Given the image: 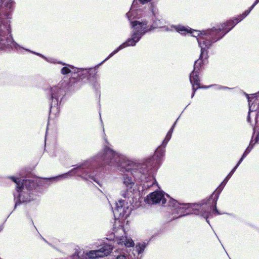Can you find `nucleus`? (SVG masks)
<instances>
[{
    "label": "nucleus",
    "instance_id": "7",
    "mask_svg": "<svg viewBox=\"0 0 259 259\" xmlns=\"http://www.w3.org/2000/svg\"><path fill=\"white\" fill-rule=\"evenodd\" d=\"M11 179L16 184L17 191L19 193L17 196L18 199L16 200V206L21 202H28L33 199V196L30 195L29 191L25 189L23 187V185L27 182V180H22L14 177H11Z\"/></svg>",
    "mask_w": 259,
    "mask_h": 259
},
{
    "label": "nucleus",
    "instance_id": "4",
    "mask_svg": "<svg viewBox=\"0 0 259 259\" xmlns=\"http://www.w3.org/2000/svg\"><path fill=\"white\" fill-rule=\"evenodd\" d=\"M136 3V2L134 1L131 10L126 14L128 20L131 21L133 28L131 37L128 38L126 42L120 45L115 50L112 52L107 58L98 65V66L108 60L119 51L127 47L135 46L145 33L150 31L153 28L152 26L148 24L146 21L135 20L132 21L133 19L137 18L138 17V11L135 9Z\"/></svg>",
    "mask_w": 259,
    "mask_h": 259
},
{
    "label": "nucleus",
    "instance_id": "13",
    "mask_svg": "<svg viewBox=\"0 0 259 259\" xmlns=\"http://www.w3.org/2000/svg\"><path fill=\"white\" fill-rule=\"evenodd\" d=\"M252 10V9H251L250 7V8L248 10L245 11L242 14V15L238 16L234 20H230L227 22L226 23L221 24L222 30L224 31L225 34L228 32L236 24H237L239 22L241 21L245 17H246L250 13Z\"/></svg>",
    "mask_w": 259,
    "mask_h": 259
},
{
    "label": "nucleus",
    "instance_id": "28",
    "mask_svg": "<svg viewBox=\"0 0 259 259\" xmlns=\"http://www.w3.org/2000/svg\"><path fill=\"white\" fill-rule=\"evenodd\" d=\"M259 2V0H256L254 4L251 6V9H253L255 6Z\"/></svg>",
    "mask_w": 259,
    "mask_h": 259
},
{
    "label": "nucleus",
    "instance_id": "25",
    "mask_svg": "<svg viewBox=\"0 0 259 259\" xmlns=\"http://www.w3.org/2000/svg\"><path fill=\"white\" fill-rule=\"evenodd\" d=\"M242 158H241L239 162H238V163L237 164V165L233 168V169L232 170V172H234L236 170V169H237V168L238 167V166L239 165V164L241 163V162H242Z\"/></svg>",
    "mask_w": 259,
    "mask_h": 259
},
{
    "label": "nucleus",
    "instance_id": "19",
    "mask_svg": "<svg viewBox=\"0 0 259 259\" xmlns=\"http://www.w3.org/2000/svg\"><path fill=\"white\" fill-rule=\"evenodd\" d=\"M146 247L144 243H138L136 246V249L139 254L143 252Z\"/></svg>",
    "mask_w": 259,
    "mask_h": 259
},
{
    "label": "nucleus",
    "instance_id": "6",
    "mask_svg": "<svg viewBox=\"0 0 259 259\" xmlns=\"http://www.w3.org/2000/svg\"><path fill=\"white\" fill-rule=\"evenodd\" d=\"M168 205L175 208L176 212L179 215L176 218L194 213L206 218L207 222L209 223L207 218L211 214V212L208 210V208L202 207L198 204H180L174 199H170Z\"/></svg>",
    "mask_w": 259,
    "mask_h": 259
},
{
    "label": "nucleus",
    "instance_id": "1",
    "mask_svg": "<svg viewBox=\"0 0 259 259\" xmlns=\"http://www.w3.org/2000/svg\"><path fill=\"white\" fill-rule=\"evenodd\" d=\"M165 30L177 32L183 34L186 33L192 34V36L196 37L199 46L201 48V54L199 59L196 61L194 66L193 71L190 74V81L192 85L193 94L192 97L195 94L196 90L201 88L200 86L199 79L198 76L199 67H200L202 60L207 58V50L213 43L216 42L222 38L225 34V32L222 30L221 25L217 27H213L210 30L199 31L196 30H192L191 28L181 25H171L169 27H166Z\"/></svg>",
    "mask_w": 259,
    "mask_h": 259
},
{
    "label": "nucleus",
    "instance_id": "11",
    "mask_svg": "<svg viewBox=\"0 0 259 259\" xmlns=\"http://www.w3.org/2000/svg\"><path fill=\"white\" fill-rule=\"evenodd\" d=\"M113 250V246L110 244H105L99 250H91L87 252L85 254L89 258L103 257L109 255Z\"/></svg>",
    "mask_w": 259,
    "mask_h": 259
},
{
    "label": "nucleus",
    "instance_id": "14",
    "mask_svg": "<svg viewBox=\"0 0 259 259\" xmlns=\"http://www.w3.org/2000/svg\"><path fill=\"white\" fill-rule=\"evenodd\" d=\"M252 10V9H251L250 7V8L248 10L245 11L242 14V15L238 16L234 20H230L227 22L226 23L221 24L222 30L224 31L225 34L228 32L236 24H237L239 22L241 21L245 17H246L250 13Z\"/></svg>",
    "mask_w": 259,
    "mask_h": 259
},
{
    "label": "nucleus",
    "instance_id": "23",
    "mask_svg": "<svg viewBox=\"0 0 259 259\" xmlns=\"http://www.w3.org/2000/svg\"><path fill=\"white\" fill-rule=\"evenodd\" d=\"M25 50L26 51H28V52H31V53H32L34 54H36V55H38V56H40V57H41L42 58H44L45 59H46L47 61L51 62V60H49V59H47V58H46L44 56H43V55H41V54H39V53H35V52H33L30 51V50H27V49H25Z\"/></svg>",
    "mask_w": 259,
    "mask_h": 259
},
{
    "label": "nucleus",
    "instance_id": "32",
    "mask_svg": "<svg viewBox=\"0 0 259 259\" xmlns=\"http://www.w3.org/2000/svg\"><path fill=\"white\" fill-rule=\"evenodd\" d=\"M14 197H15V199L16 200V194H14Z\"/></svg>",
    "mask_w": 259,
    "mask_h": 259
},
{
    "label": "nucleus",
    "instance_id": "8",
    "mask_svg": "<svg viewBox=\"0 0 259 259\" xmlns=\"http://www.w3.org/2000/svg\"><path fill=\"white\" fill-rule=\"evenodd\" d=\"M167 199L169 201L171 198L162 191H155L147 196L146 201L150 204L161 203L163 205L165 203Z\"/></svg>",
    "mask_w": 259,
    "mask_h": 259
},
{
    "label": "nucleus",
    "instance_id": "22",
    "mask_svg": "<svg viewBox=\"0 0 259 259\" xmlns=\"http://www.w3.org/2000/svg\"><path fill=\"white\" fill-rule=\"evenodd\" d=\"M218 195L216 197V200L215 201V203H214V208H213V210L212 212V213H214V214H218V215H220L221 214V213L219 212V211L217 210V207H216V204H217V199H218Z\"/></svg>",
    "mask_w": 259,
    "mask_h": 259
},
{
    "label": "nucleus",
    "instance_id": "5",
    "mask_svg": "<svg viewBox=\"0 0 259 259\" xmlns=\"http://www.w3.org/2000/svg\"><path fill=\"white\" fill-rule=\"evenodd\" d=\"M131 212V208H129L128 203L124 200H119L116 203V208L113 210L115 222L114 226L115 242L120 245L130 247L134 246L133 240L126 236V234L119 219L126 218Z\"/></svg>",
    "mask_w": 259,
    "mask_h": 259
},
{
    "label": "nucleus",
    "instance_id": "27",
    "mask_svg": "<svg viewBox=\"0 0 259 259\" xmlns=\"http://www.w3.org/2000/svg\"><path fill=\"white\" fill-rule=\"evenodd\" d=\"M152 12L154 16H156V14L158 13V10L156 8H153L152 9Z\"/></svg>",
    "mask_w": 259,
    "mask_h": 259
},
{
    "label": "nucleus",
    "instance_id": "29",
    "mask_svg": "<svg viewBox=\"0 0 259 259\" xmlns=\"http://www.w3.org/2000/svg\"><path fill=\"white\" fill-rule=\"evenodd\" d=\"M255 142L259 143V133L257 134L256 136Z\"/></svg>",
    "mask_w": 259,
    "mask_h": 259
},
{
    "label": "nucleus",
    "instance_id": "26",
    "mask_svg": "<svg viewBox=\"0 0 259 259\" xmlns=\"http://www.w3.org/2000/svg\"><path fill=\"white\" fill-rule=\"evenodd\" d=\"M116 259H130L128 256H125L124 255H120L117 256Z\"/></svg>",
    "mask_w": 259,
    "mask_h": 259
},
{
    "label": "nucleus",
    "instance_id": "20",
    "mask_svg": "<svg viewBox=\"0 0 259 259\" xmlns=\"http://www.w3.org/2000/svg\"><path fill=\"white\" fill-rule=\"evenodd\" d=\"M164 152V151L163 150L159 148L155 151L154 156L160 158L163 155Z\"/></svg>",
    "mask_w": 259,
    "mask_h": 259
},
{
    "label": "nucleus",
    "instance_id": "15",
    "mask_svg": "<svg viewBox=\"0 0 259 259\" xmlns=\"http://www.w3.org/2000/svg\"><path fill=\"white\" fill-rule=\"evenodd\" d=\"M247 98L249 104V112L248 115L247 116V121L248 122H250V113L251 112L255 111L256 109L257 108V107H256V105L258 104V100L254 95L250 97H248Z\"/></svg>",
    "mask_w": 259,
    "mask_h": 259
},
{
    "label": "nucleus",
    "instance_id": "3",
    "mask_svg": "<svg viewBox=\"0 0 259 259\" xmlns=\"http://www.w3.org/2000/svg\"><path fill=\"white\" fill-rule=\"evenodd\" d=\"M13 0H0V49L8 48L17 50L24 49L13 40L11 34L10 19L14 9Z\"/></svg>",
    "mask_w": 259,
    "mask_h": 259
},
{
    "label": "nucleus",
    "instance_id": "17",
    "mask_svg": "<svg viewBox=\"0 0 259 259\" xmlns=\"http://www.w3.org/2000/svg\"><path fill=\"white\" fill-rule=\"evenodd\" d=\"M176 124V122H175L174 123V124H173L172 126L171 127V128L170 129V130L167 133L165 139L163 140V145H164V146H165V145L167 144L168 142L170 139V138L171 137V134L173 132L174 128V126H175Z\"/></svg>",
    "mask_w": 259,
    "mask_h": 259
},
{
    "label": "nucleus",
    "instance_id": "9",
    "mask_svg": "<svg viewBox=\"0 0 259 259\" xmlns=\"http://www.w3.org/2000/svg\"><path fill=\"white\" fill-rule=\"evenodd\" d=\"M136 189V185L132 178L124 176L122 179V190L121 195L124 197L131 196Z\"/></svg>",
    "mask_w": 259,
    "mask_h": 259
},
{
    "label": "nucleus",
    "instance_id": "2",
    "mask_svg": "<svg viewBox=\"0 0 259 259\" xmlns=\"http://www.w3.org/2000/svg\"><path fill=\"white\" fill-rule=\"evenodd\" d=\"M94 160L103 166H119L120 170L130 171L134 177H139L143 172L141 164L124 159L108 146H106L103 151L94 158Z\"/></svg>",
    "mask_w": 259,
    "mask_h": 259
},
{
    "label": "nucleus",
    "instance_id": "31",
    "mask_svg": "<svg viewBox=\"0 0 259 259\" xmlns=\"http://www.w3.org/2000/svg\"><path fill=\"white\" fill-rule=\"evenodd\" d=\"M154 23H155V25H156V26L155 27H160V25H159L158 24L156 23V22H155Z\"/></svg>",
    "mask_w": 259,
    "mask_h": 259
},
{
    "label": "nucleus",
    "instance_id": "16",
    "mask_svg": "<svg viewBox=\"0 0 259 259\" xmlns=\"http://www.w3.org/2000/svg\"><path fill=\"white\" fill-rule=\"evenodd\" d=\"M89 162L87 161L84 162V163L80 165L79 166H77L76 168H74V169L71 170L69 172L64 174L61 176H59V177L51 178V180H55V179H60L61 178H67L68 175H70L72 172L77 173L79 170L84 169L85 168H87L89 166Z\"/></svg>",
    "mask_w": 259,
    "mask_h": 259
},
{
    "label": "nucleus",
    "instance_id": "24",
    "mask_svg": "<svg viewBox=\"0 0 259 259\" xmlns=\"http://www.w3.org/2000/svg\"><path fill=\"white\" fill-rule=\"evenodd\" d=\"M82 177L85 179H91L96 182V180L94 179V177L92 176H91V175L87 176V175H83V176Z\"/></svg>",
    "mask_w": 259,
    "mask_h": 259
},
{
    "label": "nucleus",
    "instance_id": "30",
    "mask_svg": "<svg viewBox=\"0 0 259 259\" xmlns=\"http://www.w3.org/2000/svg\"><path fill=\"white\" fill-rule=\"evenodd\" d=\"M153 181H154L153 183H152V184L151 185H150V186H153L155 184L157 183L156 181L154 178H153Z\"/></svg>",
    "mask_w": 259,
    "mask_h": 259
},
{
    "label": "nucleus",
    "instance_id": "12",
    "mask_svg": "<svg viewBox=\"0 0 259 259\" xmlns=\"http://www.w3.org/2000/svg\"><path fill=\"white\" fill-rule=\"evenodd\" d=\"M89 71L87 69L75 68L71 65H66L61 69V73L67 74L71 73L73 78L81 77L82 75L87 74Z\"/></svg>",
    "mask_w": 259,
    "mask_h": 259
},
{
    "label": "nucleus",
    "instance_id": "21",
    "mask_svg": "<svg viewBox=\"0 0 259 259\" xmlns=\"http://www.w3.org/2000/svg\"><path fill=\"white\" fill-rule=\"evenodd\" d=\"M253 148V146L251 145V142H250L249 146L247 147V148L246 149L245 152H244L242 157L241 158H242V160L246 156V155L251 151Z\"/></svg>",
    "mask_w": 259,
    "mask_h": 259
},
{
    "label": "nucleus",
    "instance_id": "18",
    "mask_svg": "<svg viewBox=\"0 0 259 259\" xmlns=\"http://www.w3.org/2000/svg\"><path fill=\"white\" fill-rule=\"evenodd\" d=\"M234 172H232V170L230 171V172L228 175V176L226 177V178L224 179L223 182L221 183V184L220 185L219 187L218 188V189H219V191L220 192L223 188L225 187V185L228 181V180L230 179V178L232 177V175Z\"/></svg>",
    "mask_w": 259,
    "mask_h": 259
},
{
    "label": "nucleus",
    "instance_id": "33",
    "mask_svg": "<svg viewBox=\"0 0 259 259\" xmlns=\"http://www.w3.org/2000/svg\"><path fill=\"white\" fill-rule=\"evenodd\" d=\"M0 259H1V258H0Z\"/></svg>",
    "mask_w": 259,
    "mask_h": 259
},
{
    "label": "nucleus",
    "instance_id": "10",
    "mask_svg": "<svg viewBox=\"0 0 259 259\" xmlns=\"http://www.w3.org/2000/svg\"><path fill=\"white\" fill-rule=\"evenodd\" d=\"M60 88L58 86H54L50 89V94L52 102L50 105V114L59 113L58 97L60 93Z\"/></svg>",
    "mask_w": 259,
    "mask_h": 259
}]
</instances>
